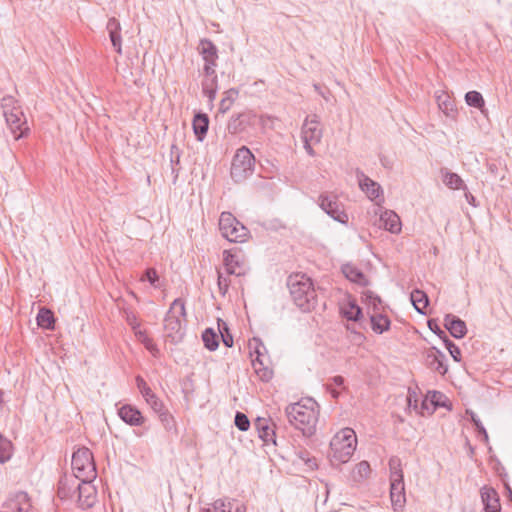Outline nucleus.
Returning <instances> with one entry per match:
<instances>
[{
    "mask_svg": "<svg viewBox=\"0 0 512 512\" xmlns=\"http://www.w3.org/2000/svg\"><path fill=\"white\" fill-rule=\"evenodd\" d=\"M319 404L312 398H303L299 402L291 403L285 408L288 422L305 437L316 433L319 418Z\"/></svg>",
    "mask_w": 512,
    "mask_h": 512,
    "instance_id": "nucleus-1",
    "label": "nucleus"
},
{
    "mask_svg": "<svg viewBox=\"0 0 512 512\" xmlns=\"http://www.w3.org/2000/svg\"><path fill=\"white\" fill-rule=\"evenodd\" d=\"M287 287L295 305L303 312H310L317 306V293L310 277L302 273L291 274Z\"/></svg>",
    "mask_w": 512,
    "mask_h": 512,
    "instance_id": "nucleus-2",
    "label": "nucleus"
},
{
    "mask_svg": "<svg viewBox=\"0 0 512 512\" xmlns=\"http://www.w3.org/2000/svg\"><path fill=\"white\" fill-rule=\"evenodd\" d=\"M185 300L176 298L170 305L164 317L166 336L173 342H179L184 336L182 322L186 321Z\"/></svg>",
    "mask_w": 512,
    "mask_h": 512,
    "instance_id": "nucleus-3",
    "label": "nucleus"
},
{
    "mask_svg": "<svg viewBox=\"0 0 512 512\" xmlns=\"http://www.w3.org/2000/svg\"><path fill=\"white\" fill-rule=\"evenodd\" d=\"M357 438L351 428H345L336 433L330 442V457L332 461L346 463L353 455Z\"/></svg>",
    "mask_w": 512,
    "mask_h": 512,
    "instance_id": "nucleus-4",
    "label": "nucleus"
},
{
    "mask_svg": "<svg viewBox=\"0 0 512 512\" xmlns=\"http://www.w3.org/2000/svg\"><path fill=\"white\" fill-rule=\"evenodd\" d=\"M259 124H263V116H258L253 110H245L233 114L228 120L226 129L234 136L249 135Z\"/></svg>",
    "mask_w": 512,
    "mask_h": 512,
    "instance_id": "nucleus-5",
    "label": "nucleus"
},
{
    "mask_svg": "<svg viewBox=\"0 0 512 512\" xmlns=\"http://www.w3.org/2000/svg\"><path fill=\"white\" fill-rule=\"evenodd\" d=\"M71 465L75 479L94 480L97 476L93 454L87 447H81L73 453Z\"/></svg>",
    "mask_w": 512,
    "mask_h": 512,
    "instance_id": "nucleus-6",
    "label": "nucleus"
},
{
    "mask_svg": "<svg viewBox=\"0 0 512 512\" xmlns=\"http://www.w3.org/2000/svg\"><path fill=\"white\" fill-rule=\"evenodd\" d=\"M255 157L250 149L242 146L237 149L231 163L230 175L234 182L246 180L254 172Z\"/></svg>",
    "mask_w": 512,
    "mask_h": 512,
    "instance_id": "nucleus-7",
    "label": "nucleus"
},
{
    "mask_svg": "<svg viewBox=\"0 0 512 512\" xmlns=\"http://www.w3.org/2000/svg\"><path fill=\"white\" fill-rule=\"evenodd\" d=\"M219 230L229 242L243 243L249 235V230L230 212L221 213Z\"/></svg>",
    "mask_w": 512,
    "mask_h": 512,
    "instance_id": "nucleus-8",
    "label": "nucleus"
},
{
    "mask_svg": "<svg viewBox=\"0 0 512 512\" xmlns=\"http://www.w3.org/2000/svg\"><path fill=\"white\" fill-rule=\"evenodd\" d=\"M323 131L318 115L312 114L306 117L301 127V138L304 143V149L310 156H315L314 145L320 143Z\"/></svg>",
    "mask_w": 512,
    "mask_h": 512,
    "instance_id": "nucleus-9",
    "label": "nucleus"
},
{
    "mask_svg": "<svg viewBox=\"0 0 512 512\" xmlns=\"http://www.w3.org/2000/svg\"><path fill=\"white\" fill-rule=\"evenodd\" d=\"M318 203L320 208L335 221L342 224L348 222V214L345 212L343 204L338 200L336 195L322 193L318 198Z\"/></svg>",
    "mask_w": 512,
    "mask_h": 512,
    "instance_id": "nucleus-10",
    "label": "nucleus"
},
{
    "mask_svg": "<svg viewBox=\"0 0 512 512\" xmlns=\"http://www.w3.org/2000/svg\"><path fill=\"white\" fill-rule=\"evenodd\" d=\"M4 117L15 140L25 138L29 135L30 128L22 109H16L14 112L9 113L6 112Z\"/></svg>",
    "mask_w": 512,
    "mask_h": 512,
    "instance_id": "nucleus-11",
    "label": "nucleus"
},
{
    "mask_svg": "<svg viewBox=\"0 0 512 512\" xmlns=\"http://www.w3.org/2000/svg\"><path fill=\"white\" fill-rule=\"evenodd\" d=\"M31 498L27 492L17 491L11 493L1 506V512H31Z\"/></svg>",
    "mask_w": 512,
    "mask_h": 512,
    "instance_id": "nucleus-12",
    "label": "nucleus"
},
{
    "mask_svg": "<svg viewBox=\"0 0 512 512\" xmlns=\"http://www.w3.org/2000/svg\"><path fill=\"white\" fill-rule=\"evenodd\" d=\"M355 174L360 189L365 192L370 200L375 201L376 204L384 201L383 190L379 183L369 178L359 168L356 169Z\"/></svg>",
    "mask_w": 512,
    "mask_h": 512,
    "instance_id": "nucleus-13",
    "label": "nucleus"
},
{
    "mask_svg": "<svg viewBox=\"0 0 512 512\" xmlns=\"http://www.w3.org/2000/svg\"><path fill=\"white\" fill-rule=\"evenodd\" d=\"M81 483L76 485L78 491V506L81 509L92 508L97 501V489L92 485L93 480H80Z\"/></svg>",
    "mask_w": 512,
    "mask_h": 512,
    "instance_id": "nucleus-14",
    "label": "nucleus"
},
{
    "mask_svg": "<svg viewBox=\"0 0 512 512\" xmlns=\"http://www.w3.org/2000/svg\"><path fill=\"white\" fill-rule=\"evenodd\" d=\"M223 264L227 275L243 276L246 274V266L236 249L223 251Z\"/></svg>",
    "mask_w": 512,
    "mask_h": 512,
    "instance_id": "nucleus-15",
    "label": "nucleus"
},
{
    "mask_svg": "<svg viewBox=\"0 0 512 512\" xmlns=\"http://www.w3.org/2000/svg\"><path fill=\"white\" fill-rule=\"evenodd\" d=\"M119 418L129 426L141 427L147 419L142 412L132 404H124L118 409Z\"/></svg>",
    "mask_w": 512,
    "mask_h": 512,
    "instance_id": "nucleus-16",
    "label": "nucleus"
},
{
    "mask_svg": "<svg viewBox=\"0 0 512 512\" xmlns=\"http://www.w3.org/2000/svg\"><path fill=\"white\" fill-rule=\"evenodd\" d=\"M445 359L446 356L441 350L436 347H431L426 353L425 363L429 369L441 375H445L448 371Z\"/></svg>",
    "mask_w": 512,
    "mask_h": 512,
    "instance_id": "nucleus-17",
    "label": "nucleus"
},
{
    "mask_svg": "<svg viewBox=\"0 0 512 512\" xmlns=\"http://www.w3.org/2000/svg\"><path fill=\"white\" fill-rule=\"evenodd\" d=\"M390 498L394 511L406 502L404 478L390 479Z\"/></svg>",
    "mask_w": 512,
    "mask_h": 512,
    "instance_id": "nucleus-18",
    "label": "nucleus"
},
{
    "mask_svg": "<svg viewBox=\"0 0 512 512\" xmlns=\"http://www.w3.org/2000/svg\"><path fill=\"white\" fill-rule=\"evenodd\" d=\"M271 419L270 418H264V417H257L254 421V427L256 431L258 432V436L260 439H262L265 443H274L276 444L275 440V424H270Z\"/></svg>",
    "mask_w": 512,
    "mask_h": 512,
    "instance_id": "nucleus-19",
    "label": "nucleus"
},
{
    "mask_svg": "<svg viewBox=\"0 0 512 512\" xmlns=\"http://www.w3.org/2000/svg\"><path fill=\"white\" fill-rule=\"evenodd\" d=\"M444 326L449 331L451 336L456 339L464 338L467 334V326L465 321L453 314L445 315Z\"/></svg>",
    "mask_w": 512,
    "mask_h": 512,
    "instance_id": "nucleus-20",
    "label": "nucleus"
},
{
    "mask_svg": "<svg viewBox=\"0 0 512 512\" xmlns=\"http://www.w3.org/2000/svg\"><path fill=\"white\" fill-rule=\"evenodd\" d=\"M198 53L202 56L204 63L214 65L219 58L217 46L208 38H202L197 47Z\"/></svg>",
    "mask_w": 512,
    "mask_h": 512,
    "instance_id": "nucleus-21",
    "label": "nucleus"
},
{
    "mask_svg": "<svg viewBox=\"0 0 512 512\" xmlns=\"http://www.w3.org/2000/svg\"><path fill=\"white\" fill-rule=\"evenodd\" d=\"M481 498L486 512H500V499L497 491L492 487H483Z\"/></svg>",
    "mask_w": 512,
    "mask_h": 512,
    "instance_id": "nucleus-22",
    "label": "nucleus"
},
{
    "mask_svg": "<svg viewBox=\"0 0 512 512\" xmlns=\"http://www.w3.org/2000/svg\"><path fill=\"white\" fill-rule=\"evenodd\" d=\"M107 31L109 38L114 50L121 55L122 54V37H121V25L118 19L115 17L109 18L107 22Z\"/></svg>",
    "mask_w": 512,
    "mask_h": 512,
    "instance_id": "nucleus-23",
    "label": "nucleus"
},
{
    "mask_svg": "<svg viewBox=\"0 0 512 512\" xmlns=\"http://www.w3.org/2000/svg\"><path fill=\"white\" fill-rule=\"evenodd\" d=\"M211 505L215 512H246L244 504H239L236 499L229 497L216 499Z\"/></svg>",
    "mask_w": 512,
    "mask_h": 512,
    "instance_id": "nucleus-24",
    "label": "nucleus"
},
{
    "mask_svg": "<svg viewBox=\"0 0 512 512\" xmlns=\"http://www.w3.org/2000/svg\"><path fill=\"white\" fill-rule=\"evenodd\" d=\"M369 318L371 329L376 334H383L390 329L391 320L382 310L369 313Z\"/></svg>",
    "mask_w": 512,
    "mask_h": 512,
    "instance_id": "nucleus-25",
    "label": "nucleus"
},
{
    "mask_svg": "<svg viewBox=\"0 0 512 512\" xmlns=\"http://www.w3.org/2000/svg\"><path fill=\"white\" fill-rule=\"evenodd\" d=\"M340 314L348 321L359 322L363 318L362 308L355 298L348 296L347 304L340 308Z\"/></svg>",
    "mask_w": 512,
    "mask_h": 512,
    "instance_id": "nucleus-26",
    "label": "nucleus"
},
{
    "mask_svg": "<svg viewBox=\"0 0 512 512\" xmlns=\"http://www.w3.org/2000/svg\"><path fill=\"white\" fill-rule=\"evenodd\" d=\"M380 227L393 234L401 232L400 217L392 210L384 211L380 216Z\"/></svg>",
    "mask_w": 512,
    "mask_h": 512,
    "instance_id": "nucleus-27",
    "label": "nucleus"
},
{
    "mask_svg": "<svg viewBox=\"0 0 512 512\" xmlns=\"http://www.w3.org/2000/svg\"><path fill=\"white\" fill-rule=\"evenodd\" d=\"M341 271L349 281L362 287L369 285V280L366 275L355 265L349 263L344 264L341 267Z\"/></svg>",
    "mask_w": 512,
    "mask_h": 512,
    "instance_id": "nucleus-28",
    "label": "nucleus"
},
{
    "mask_svg": "<svg viewBox=\"0 0 512 512\" xmlns=\"http://www.w3.org/2000/svg\"><path fill=\"white\" fill-rule=\"evenodd\" d=\"M193 131L198 141H203L209 128V117L205 113L195 114L192 122Z\"/></svg>",
    "mask_w": 512,
    "mask_h": 512,
    "instance_id": "nucleus-29",
    "label": "nucleus"
},
{
    "mask_svg": "<svg viewBox=\"0 0 512 512\" xmlns=\"http://www.w3.org/2000/svg\"><path fill=\"white\" fill-rule=\"evenodd\" d=\"M443 183L450 189L453 190H467V186L462 178L454 172L449 171L447 168H441Z\"/></svg>",
    "mask_w": 512,
    "mask_h": 512,
    "instance_id": "nucleus-30",
    "label": "nucleus"
},
{
    "mask_svg": "<svg viewBox=\"0 0 512 512\" xmlns=\"http://www.w3.org/2000/svg\"><path fill=\"white\" fill-rule=\"evenodd\" d=\"M76 489L74 477L66 475L60 477L57 486V495L61 499H69L72 497Z\"/></svg>",
    "mask_w": 512,
    "mask_h": 512,
    "instance_id": "nucleus-31",
    "label": "nucleus"
},
{
    "mask_svg": "<svg viewBox=\"0 0 512 512\" xmlns=\"http://www.w3.org/2000/svg\"><path fill=\"white\" fill-rule=\"evenodd\" d=\"M39 327L47 330H54L56 318L52 310L41 307L36 317Z\"/></svg>",
    "mask_w": 512,
    "mask_h": 512,
    "instance_id": "nucleus-32",
    "label": "nucleus"
},
{
    "mask_svg": "<svg viewBox=\"0 0 512 512\" xmlns=\"http://www.w3.org/2000/svg\"><path fill=\"white\" fill-rule=\"evenodd\" d=\"M411 302L416 309L422 315H426V308L429 305V298L427 294L419 289H414L410 295Z\"/></svg>",
    "mask_w": 512,
    "mask_h": 512,
    "instance_id": "nucleus-33",
    "label": "nucleus"
},
{
    "mask_svg": "<svg viewBox=\"0 0 512 512\" xmlns=\"http://www.w3.org/2000/svg\"><path fill=\"white\" fill-rule=\"evenodd\" d=\"M252 367L263 382H269L273 377V369L265 364L264 359H252Z\"/></svg>",
    "mask_w": 512,
    "mask_h": 512,
    "instance_id": "nucleus-34",
    "label": "nucleus"
},
{
    "mask_svg": "<svg viewBox=\"0 0 512 512\" xmlns=\"http://www.w3.org/2000/svg\"><path fill=\"white\" fill-rule=\"evenodd\" d=\"M361 298H362V301L368 305V314L373 311H381L382 310V300L373 291H371V290L363 291Z\"/></svg>",
    "mask_w": 512,
    "mask_h": 512,
    "instance_id": "nucleus-35",
    "label": "nucleus"
},
{
    "mask_svg": "<svg viewBox=\"0 0 512 512\" xmlns=\"http://www.w3.org/2000/svg\"><path fill=\"white\" fill-rule=\"evenodd\" d=\"M202 93L208 98L209 102H213L216 98L218 90V77L203 78Z\"/></svg>",
    "mask_w": 512,
    "mask_h": 512,
    "instance_id": "nucleus-36",
    "label": "nucleus"
},
{
    "mask_svg": "<svg viewBox=\"0 0 512 512\" xmlns=\"http://www.w3.org/2000/svg\"><path fill=\"white\" fill-rule=\"evenodd\" d=\"M238 95L239 91L236 88H230L225 91L219 104V112L226 113L229 111L235 100L238 98Z\"/></svg>",
    "mask_w": 512,
    "mask_h": 512,
    "instance_id": "nucleus-37",
    "label": "nucleus"
},
{
    "mask_svg": "<svg viewBox=\"0 0 512 512\" xmlns=\"http://www.w3.org/2000/svg\"><path fill=\"white\" fill-rule=\"evenodd\" d=\"M202 341L209 351H215L219 346V336L213 328H206L203 331Z\"/></svg>",
    "mask_w": 512,
    "mask_h": 512,
    "instance_id": "nucleus-38",
    "label": "nucleus"
},
{
    "mask_svg": "<svg viewBox=\"0 0 512 512\" xmlns=\"http://www.w3.org/2000/svg\"><path fill=\"white\" fill-rule=\"evenodd\" d=\"M371 467L367 461H361L358 463L352 472L353 480L356 482H362L366 480L371 474Z\"/></svg>",
    "mask_w": 512,
    "mask_h": 512,
    "instance_id": "nucleus-39",
    "label": "nucleus"
},
{
    "mask_svg": "<svg viewBox=\"0 0 512 512\" xmlns=\"http://www.w3.org/2000/svg\"><path fill=\"white\" fill-rule=\"evenodd\" d=\"M217 325L223 344L228 348L233 347V335L231 334L228 324L224 320L218 318Z\"/></svg>",
    "mask_w": 512,
    "mask_h": 512,
    "instance_id": "nucleus-40",
    "label": "nucleus"
},
{
    "mask_svg": "<svg viewBox=\"0 0 512 512\" xmlns=\"http://www.w3.org/2000/svg\"><path fill=\"white\" fill-rule=\"evenodd\" d=\"M465 101L467 105L480 109L481 112H484L485 101L482 94L478 91H469L465 94Z\"/></svg>",
    "mask_w": 512,
    "mask_h": 512,
    "instance_id": "nucleus-41",
    "label": "nucleus"
},
{
    "mask_svg": "<svg viewBox=\"0 0 512 512\" xmlns=\"http://www.w3.org/2000/svg\"><path fill=\"white\" fill-rule=\"evenodd\" d=\"M13 454L12 442L0 433V463L9 461Z\"/></svg>",
    "mask_w": 512,
    "mask_h": 512,
    "instance_id": "nucleus-42",
    "label": "nucleus"
},
{
    "mask_svg": "<svg viewBox=\"0 0 512 512\" xmlns=\"http://www.w3.org/2000/svg\"><path fill=\"white\" fill-rule=\"evenodd\" d=\"M390 470V479L404 478L402 462L398 456H392L388 462Z\"/></svg>",
    "mask_w": 512,
    "mask_h": 512,
    "instance_id": "nucleus-43",
    "label": "nucleus"
},
{
    "mask_svg": "<svg viewBox=\"0 0 512 512\" xmlns=\"http://www.w3.org/2000/svg\"><path fill=\"white\" fill-rule=\"evenodd\" d=\"M249 347L253 350L250 352L251 356L256 354L255 359H264V355L267 352V349L260 338L253 337L251 340H249Z\"/></svg>",
    "mask_w": 512,
    "mask_h": 512,
    "instance_id": "nucleus-44",
    "label": "nucleus"
},
{
    "mask_svg": "<svg viewBox=\"0 0 512 512\" xmlns=\"http://www.w3.org/2000/svg\"><path fill=\"white\" fill-rule=\"evenodd\" d=\"M470 420L473 423L475 430L478 433V436H481L482 437L481 440L485 444H488L489 443L488 433H487L485 427L483 426L482 422L480 421V419L477 417V415L474 412H470Z\"/></svg>",
    "mask_w": 512,
    "mask_h": 512,
    "instance_id": "nucleus-45",
    "label": "nucleus"
},
{
    "mask_svg": "<svg viewBox=\"0 0 512 512\" xmlns=\"http://www.w3.org/2000/svg\"><path fill=\"white\" fill-rule=\"evenodd\" d=\"M158 418L166 431L176 430V421L168 409L158 414Z\"/></svg>",
    "mask_w": 512,
    "mask_h": 512,
    "instance_id": "nucleus-46",
    "label": "nucleus"
},
{
    "mask_svg": "<svg viewBox=\"0 0 512 512\" xmlns=\"http://www.w3.org/2000/svg\"><path fill=\"white\" fill-rule=\"evenodd\" d=\"M1 108L3 110V115H6V112H14L16 109H22L17 105V100L13 96H4L1 99Z\"/></svg>",
    "mask_w": 512,
    "mask_h": 512,
    "instance_id": "nucleus-47",
    "label": "nucleus"
},
{
    "mask_svg": "<svg viewBox=\"0 0 512 512\" xmlns=\"http://www.w3.org/2000/svg\"><path fill=\"white\" fill-rule=\"evenodd\" d=\"M443 343H444L446 349L449 351L453 360L455 362H461L462 354H461L460 348L452 340H450L449 337L444 339Z\"/></svg>",
    "mask_w": 512,
    "mask_h": 512,
    "instance_id": "nucleus-48",
    "label": "nucleus"
},
{
    "mask_svg": "<svg viewBox=\"0 0 512 512\" xmlns=\"http://www.w3.org/2000/svg\"><path fill=\"white\" fill-rule=\"evenodd\" d=\"M234 423H235V426L240 431H243V432L247 431L249 429V427H250V420H249V418L247 417L246 414H244L243 412H240V411L236 412Z\"/></svg>",
    "mask_w": 512,
    "mask_h": 512,
    "instance_id": "nucleus-49",
    "label": "nucleus"
},
{
    "mask_svg": "<svg viewBox=\"0 0 512 512\" xmlns=\"http://www.w3.org/2000/svg\"><path fill=\"white\" fill-rule=\"evenodd\" d=\"M430 395V404L433 406L430 414L437 408V407H445L446 404L442 400L445 398L444 394L439 391H429Z\"/></svg>",
    "mask_w": 512,
    "mask_h": 512,
    "instance_id": "nucleus-50",
    "label": "nucleus"
},
{
    "mask_svg": "<svg viewBox=\"0 0 512 512\" xmlns=\"http://www.w3.org/2000/svg\"><path fill=\"white\" fill-rule=\"evenodd\" d=\"M230 283V278L228 276H224L220 271H218L217 285L221 295L225 296L228 292Z\"/></svg>",
    "mask_w": 512,
    "mask_h": 512,
    "instance_id": "nucleus-51",
    "label": "nucleus"
},
{
    "mask_svg": "<svg viewBox=\"0 0 512 512\" xmlns=\"http://www.w3.org/2000/svg\"><path fill=\"white\" fill-rule=\"evenodd\" d=\"M141 280H147L153 287H158L159 276L154 268H147Z\"/></svg>",
    "mask_w": 512,
    "mask_h": 512,
    "instance_id": "nucleus-52",
    "label": "nucleus"
},
{
    "mask_svg": "<svg viewBox=\"0 0 512 512\" xmlns=\"http://www.w3.org/2000/svg\"><path fill=\"white\" fill-rule=\"evenodd\" d=\"M182 152H177V155H172V158H170V164L172 169V174L174 175L173 182L175 183L178 179L179 170H180V158H181Z\"/></svg>",
    "mask_w": 512,
    "mask_h": 512,
    "instance_id": "nucleus-53",
    "label": "nucleus"
},
{
    "mask_svg": "<svg viewBox=\"0 0 512 512\" xmlns=\"http://www.w3.org/2000/svg\"><path fill=\"white\" fill-rule=\"evenodd\" d=\"M147 404L157 415L167 409L163 401L157 395L149 400Z\"/></svg>",
    "mask_w": 512,
    "mask_h": 512,
    "instance_id": "nucleus-54",
    "label": "nucleus"
},
{
    "mask_svg": "<svg viewBox=\"0 0 512 512\" xmlns=\"http://www.w3.org/2000/svg\"><path fill=\"white\" fill-rule=\"evenodd\" d=\"M427 325H428V328L434 334H436L442 341H444V339H446L448 337L447 334L445 333V331L440 328V326L438 325V323L435 319H429L427 322Z\"/></svg>",
    "mask_w": 512,
    "mask_h": 512,
    "instance_id": "nucleus-55",
    "label": "nucleus"
},
{
    "mask_svg": "<svg viewBox=\"0 0 512 512\" xmlns=\"http://www.w3.org/2000/svg\"><path fill=\"white\" fill-rule=\"evenodd\" d=\"M123 314L127 323L131 326L133 330L140 326V322L138 321L137 315L131 309H124Z\"/></svg>",
    "mask_w": 512,
    "mask_h": 512,
    "instance_id": "nucleus-56",
    "label": "nucleus"
},
{
    "mask_svg": "<svg viewBox=\"0 0 512 512\" xmlns=\"http://www.w3.org/2000/svg\"><path fill=\"white\" fill-rule=\"evenodd\" d=\"M216 67H217V63H214V65H211L209 63H204V66H203L204 78L218 77L217 73H216Z\"/></svg>",
    "mask_w": 512,
    "mask_h": 512,
    "instance_id": "nucleus-57",
    "label": "nucleus"
},
{
    "mask_svg": "<svg viewBox=\"0 0 512 512\" xmlns=\"http://www.w3.org/2000/svg\"><path fill=\"white\" fill-rule=\"evenodd\" d=\"M408 407L418 410V395L415 391L409 389L407 396Z\"/></svg>",
    "mask_w": 512,
    "mask_h": 512,
    "instance_id": "nucleus-58",
    "label": "nucleus"
},
{
    "mask_svg": "<svg viewBox=\"0 0 512 512\" xmlns=\"http://www.w3.org/2000/svg\"><path fill=\"white\" fill-rule=\"evenodd\" d=\"M493 469L495 470L496 474L501 478L503 483L507 482L506 481V478H507L506 469L499 460H496Z\"/></svg>",
    "mask_w": 512,
    "mask_h": 512,
    "instance_id": "nucleus-59",
    "label": "nucleus"
},
{
    "mask_svg": "<svg viewBox=\"0 0 512 512\" xmlns=\"http://www.w3.org/2000/svg\"><path fill=\"white\" fill-rule=\"evenodd\" d=\"M143 343L146 349H148L154 356L159 352V349L152 339L147 338L143 341Z\"/></svg>",
    "mask_w": 512,
    "mask_h": 512,
    "instance_id": "nucleus-60",
    "label": "nucleus"
},
{
    "mask_svg": "<svg viewBox=\"0 0 512 512\" xmlns=\"http://www.w3.org/2000/svg\"><path fill=\"white\" fill-rule=\"evenodd\" d=\"M305 455L307 456V459H305V464L311 469V470H314V469H317L318 468V465H317V460L315 457H312L309 455V453L307 451H305Z\"/></svg>",
    "mask_w": 512,
    "mask_h": 512,
    "instance_id": "nucleus-61",
    "label": "nucleus"
},
{
    "mask_svg": "<svg viewBox=\"0 0 512 512\" xmlns=\"http://www.w3.org/2000/svg\"><path fill=\"white\" fill-rule=\"evenodd\" d=\"M440 109H442L445 114L449 115V111H453V104L449 100H444L439 103Z\"/></svg>",
    "mask_w": 512,
    "mask_h": 512,
    "instance_id": "nucleus-62",
    "label": "nucleus"
},
{
    "mask_svg": "<svg viewBox=\"0 0 512 512\" xmlns=\"http://www.w3.org/2000/svg\"><path fill=\"white\" fill-rule=\"evenodd\" d=\"M136 386L139 389V391L145 390L148 386L147 382L144 380V378L140 375H137L135 378Z\"/></svg>",
    "mask_w": 512,
    "mask_h": 512,
    "instance_id": "nucleus-63",
    "label": "nucleus"
},
{
    "mask_svg": "<svg viewBox=\"0 0 512 512\" xmlns=\"http://www.w3.org/2000/svg\"><path fill=\"white\" fill-rule=\"evenodd\" d=\"M143 398L145 399L146 403L154 398L156 394L152 391L150 387H147L145 390L140 392Z\"/></svg>",
    "mask_w": 512,
    "mask_h": 512,
    "instance_id": "nucleus-64",
    "label": "nucleus"
}]
</instances>
